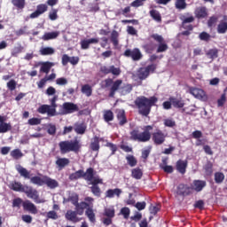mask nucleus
<instances>
[{
    "mask_svg": "<svg viewBox=\"0 0 227 227\" xmlns=\"http://www.w3.org/2000/svg\"><path fill=\"white\" fill-rule=\"evenodd\" d=\"M157 102H159V98L155 96L151 98L140 96L135 99L134 104L138 110V114H141V116L147 117L150 113H152V107H153Z\"/></svg>",
    "mask_w": 227,
    "mask_h": 227,
    "instance_id": "1",
    "label": "nucleus"
},
{
    "mask_svg": "<svg viewBox=\"0 0 227 227\" xmlns=\"http://www.w3.org/2000/svg\"><path fill=\"white\" fill-rule=\"evenodd\" d=\"M82 147V145H81V141L77 138L74 140H64L59 143V148L62 155H65V153H70V152L78 153L81 152Z\"/></svg>",
    "mask_w": 227,
    "mask_h": 227,
    "instance_id": "2",
    "label": "nucleus"
},
{
    "mask_svg": "<svg viewBox=\"0 0 227 227\" xmlns=\"http://www.w3.org/2000/svg\"><path fill=\"white\" fill-rule=\"evenodd\" d=\"M152 130H153V126L147 125L144 127V131L139 133L138 130L133 129L130 132V139L133 141H138L139 143H147L152 139Z\"/></svg>",
    "mask_w": 227,
    "mask_h": 227,
    "instance_id": "3",
    "label": "nucleus"
},
{
    "mask_svg": "<svg viewBox=\"0 0 227 227\" xmlns=\"http://www.w3.org/2000/svg\"><path fill=\"white\" fill-rule=\"evenodd\" d=\"M16 171L25 178L26 180H30L31 184H34V185H38L39 187H42L45 181V176H43V177H40L38 176H35L31 177V172L29 170H27L26 168L22 167L21 165H16Z\"/></svg>",
    "mask_w": 227,
    "mask_h": 227,
    "instance_id": "4",
    "label": "nucleus"
},
{
    "mask_svg": "<svg viewBox=\"0 0 227 227\" xmlns=\"http://www.w3.org/2000/svg\"><path fill=\"white\" fill-rule=\"evenodd\" d=\"M81 178H83L85 181L91 180L93 178V168L90 167L86 171L82 169L76 170L75 172L71 173L68 176L70 182H75L81 180Z\"/></svg>",
    "mask_w": 227,
    "mask_h": 227,
    "instance_id": "5",
    "label": "nucleus"
},
{
    "mask_svg": "<svg viewBox=\"0 0 227 227\" xmlns=\"http://www.w3.org/2000/svg\"><path fill=\"white\" fill-rule=\"evenodd\" d=\"M123 84V80L118 79L116 81H113L111 78H107L105 80V88H109V94L108 97L110 98H114L116 95V91L120 90V87Z\"/></svg>",
    "mask_w": 227,
    "mask_h": 227,
    "instance_id": "6",
    "label": "nucleus"
},
{
    "mask_svg": "<svg viewBox=\"0 0 227 227\" xmlns=\"http://www.w3.org/2000/svg\"><path fill=\"white\" fill-rule=\"evenodd\" d=\"M151 38H153L154 41L159 43L158 48L156 50V52L158 54L160 52H166V51H168V43H166V41L164 40V37H162V35H160L158 34H153L151 35Z\"/></svg>",
    "mask_w": 227,
    "mask_h": 227,
    "instance_id": "7",
    "label": "nucleus"
},
{
    "mask_svg": "<svg viewBox=\"0 0 227 227\" xmlns=\"http://www.w3.org/2000/svg\"><path fill=\"white\" fill-rule=\"evenodd\" d=\"M99 72L101 74H104L105 75H109V74H112L114 77H118L121 74V69L120 67H114V65L112 66H101L99 68Z\"/></svg>",
    "mask_w": 227,
    "mask_h": 227,
    "instance_id": "8",
    "label": "nucleus"
},
{
    "mask_svg": "<svg viewBox=\"0 0 227 227\" xmlns=\"http://www.w3.org/2000/svg\"><path fill=\"white\" fill-rule=\"evenodd\" d=\"M157 70V65L155 64H151L145 67H141L138 71V79L140 81H145L150 75V72L153 74Z\"/></svg>",
    "mask_w": 227,
    "mask_h": 227,
    "instance_id": "9",
    "label": "nucleus"
},
{
    "mask_svg": "<svg viewBox=\"0 0 227 227\" xmlns=\"http://www.w3.org/2000/svg\"><path fill=\"white\" fill-rule=\"evenodd\" d=\"M152 139L156 146H160V145L166 143V134L160 129H156V131L152 134Z\"/></svg>",
    "mask_w": 227,
    "mask_h": 227,
    "instance_id": "10",
    "label": "nucleus"
},
{
    "mask_svg": "<svg viewBox=\"0 0 227 227\" xmlns=\"http://www.w3.org/2000/svg\"><path fill=\"white\" fill-rule=\"evenodd\" d=\"M123 56L125 58H131L133 61H139L141 58H143V54H141V51L139 49L135 48L133 50L128 49L124 51Z\"/></svg>",
    "mask_w": 227,
    "mask_h": 227,
    "instance_id": "11",
    "label": "nucleus"
},
{
    "mask_svg": "<svg viewBox=\"0 0 227 227\" xmlns=\"http://www.w3.org/2000/svg\"><path fill=\"white\" fill-rule=\"evenodd\" d=\"M79 111V106L72 102H65L62 105V114H72Z\"/></svg>",
    "mask_w": 227,
    "mask_h": 227,
    "instance_id": "12",
    "label": "nucleus"
},
{
    "mask_svg": "<svg viewBox=\"0 0 227 227\" xmlns=\"http://www.w3.org/2000/svg\"><path fill=\"white\" fill-rule=\"evenodd\" d=\"M176 194L178 196H191L192 194V188L187 184H180L177 186Z\"/></svg>",
    "mask_w": 227,
    "mask_h": 227,
    "instance_id": "13",
    "label": "nucleus"
},
{
    "mask_svg": "<svg viewBox=\"0 0 227 227\" xmlns=\"http://www.w3.org/2000/svg\"><path fill=\"white\" fill-rule=\"evenodd\" d=\"M47 10H49V6H47V4H38L36 6L35 12L30 14V19H38V17H40V15H43V13L47 12Z\"/></svg>",
    "mask_w": 227,
    "mask_h": 227,
    "instance_id": "14",
    "label": "nucleus"
},
{
    "mask_svg": "<svg viewBox=\"0 0 227 227\" xmlns=\"http://www.w3.org/2000/svg\"><path fill=\"white\" fill-rule=\"evenodd\" d=\"M23 192L30 199L34 200V201H36L40 196L38 195V191L36 189H34L31 186L25 185V189L23 190Z\"/></svg>",
    "mask_w": 227,
    "mask_h": 227,
    "instance_id": "15",
    "label": "nucleus"
},
{
    "mask_svg": "<svg viewBox=\"0 0 227 227\" xmlns=\"http://www.w3.org/2000/svg\"><path fill=\"white\" fill-rule=\"evenodd\" d=\"M115 113L120 127H123V125H126L129 121L127 120V114H125V110L117 109Z\"/></svg>",
    "mask_w": 227,
    "mask_h": 227,
    "instance_id": "16",
    "label": "nucleus"
},
{
    "mask_svg": "<svg viewBox=\"0 0 227 227\" xmlns=\"http://www.w3.org/2000/svg\"><path fill=\"white\" fill-rule=\"evenodd\" d=\"M192 191L196 192H201L205 187H207V181L204 180H194L192 184Z\"/></svg>",
    "mask_w": 227,
    "mask_h": 227,
    "instance_id": "17",
    "label": "nucleus"
},
{
    "mask_svg": "<svg viewBox=\"0 0 227 227\" xmlns=\"http://www.w3.org/2000/svg\"><path fill=\"white\" fill-rule=\"evenodd\" d=\"M37 113L40 114H47L48 116H56L55 110L51 108L49 105H42L38 109Z\"/></svg>",
    "mask_w": 227,
    "mask_h": 227,
    "instance_id": "18",
    "label": "nucleus"
},
{
    "mask_svg": "<svg viewBox=\"0 0 227 227\" xmlns=\"http://www.w3.org/2000/svg\"><path fill=\"white\" fill-rule=\"evenodd\" d=\"M23 209L27 210V212H30V214H38V209L36 208V206L30 200H26L23 202Z\"/></svg>",
    "mask_w": 227,
    "mask_h": 227,
    "instance_id": "19",
    "label": "nucleus"
},
{
    "mask_svg": "<svg viewBox=\"0 0 227 227\" xmlns=\"http://www.w3.org/2000/svg\"><path fill=\"white\" fill-rule=\"evenodd\" d=\"M9 188L12 191H15V192H24V189H26V185L22 184V183L18 181H12L9 184Z\"/></svg>",
    "mask_w": 227,
    "mask_h": 227,
    "instance_id": "20",
    "label": "nucleus"
},
{
    "mask_svg": "<svg viewBox=\"0 0 227 227\" xmlns=\"http://www.w3.org/2000/svg\"><path fill=\"white\" fill-rule=\"evenodd\" d=\"M77 215H79V213H77V210L75 211L67 210V212L65 215V217L67 221H71L72 223H79L81 219H79Z\"/></svg>",
    "mask_w": 227,
    "mask_h": 227,
    "instance_id": "21",
    "label": "nucleus"
},
{
    "mask_svg": "<svg viewBox=\"0 0 227 227\" xmlns=\"http://www.w3.org/2000/svg\"><path fill=\"white\" fill-rule=\"evenodd\" d=\"M187 160H178L176 163V168L178 173H181V175H185V172L187 171Z\"/></svg>",
    "mask_w": 227,
    "mask_h": 227,
    "instance_id": "22",
    "label": "nucleus"
},
{
    "mask_svg": "<svg viewBox=\"0 0 227 227\" xmlns=\"http://www.w3.org/2000/svg\"><path fill=\"white\" fill-rule=\"evenodd\" d=\"M43 185H47L50 189H56V187H59V183H58L56 179L51 178L49 176H44Z\"/></svg>",
    "mask_w": 227,
    "mask_h": 227,
    "instance_id": "23",
    "label": "nucleus"
},
{
    "mask_svg": "<svg viewBox=\"0 0 227 227\" xmlns=\"http://www.w3.org/2000/svg\"><path fill=\"white\" fill-rule=\"evenodd\" d=\"M168 100L171 102L173 107H176V109H182V107L185 106L182 98L170 97Z\"/></svg>",
    "mask_w": 227,
    "mask_h": 227,
    "instance_id": "24",
    "label": "nucleus"
},
{
    "mask_svg": "<svg viewBox=\"0 0 227 227\" xmlns=\"http://www.w3.org/2000/svg\"><path fill=\"white\" fill-rule=\"evenodd\" d=\"M55 164L59 169H65L67 166L70 165V160L68 158H58Z\"/></svg>",
    "mask_w": 227,
    "mask_h": 227,
    "instance_id": "25",
    "label": "nucleus"
},
{
    "mask_svg": "<svg viewBox=\"0 0 227 227\" xmlns=\"http://www.w3.org/2000/svg\"><path fill=\"white\" fill-rule=\"evenodd\" d=\"M227 31V16H223V20H221L217 26V33L224 35Z\"/></svg>",
    "mask_w": 227,
    "mask_h": 227,
    "instance_id": "26",
    "label": "nucleus"
},
{
    "mask_svg": "<svg viewBox=\"0 0 227 227\" xmlns=\"http://www.w3.org/2000/svg\"><path fill=\"white\" fill-rule=\"evenodd\" d=\"M90 148L92 152L100 151V144H99L98 137L95 136L92 137L91 142L90 144Z\"/></svg>",
    "mask_w": 227,
    "mask_h": 227,
    "instance_id": "27",
    "label": "nucleus"
},
{
    "mask_svg": "<svg viewBox=\"0 0 227 227\" xmlns=\"http://www.w3.org/2000/svg\"><path fill=\"white\" fill-rule=\"evenodd\" d=\"M157 47V44L153 43V41H151L147 43H145L142 45V49H144L145 52L146 54H152L153 51H155V48Z\"/></svg>",
    "mask_w": 227,
    "mask_h": 227,
    "instance_id": "28",
    "label": "nucleus"
},
{
    "mask_svg": "<svg viewBox=\"0 0 227 227\" xmlns=\"http://www.w3.org/2000/svg\"><path fill=\"white\" fill-rule=\"evenodd\" d=\"M121 189L115 188V189H109L106 192V198H114V196H117V198H120L121 195Z\"/></svg>",
    "mask_w": 227,
    "mask_h": 227,
    "instance_id": "29",
    "label": "nucleus"
},
{
    "mask_svg": "<svg viewBox=\"0 0 227 227\" xmlns=\"http://www.w3.org/2000/svg\"><path fill=\"white\" fill-rule=\"evenodd\" d=\"M84 208H90V203L82 201L75 206V210L77 211L78 215H82V214H84Z\"/></svg>",
    "mask_w": 227,
    "mask_h": 227,
    "instance_id": "30",
    "label": "nucleus"
},
{
    "mask_svg": "<svg viewBox=\"0 0 227 227\" xmlns=\"http://www.w3.org/2000/svg\"><path fill=\"white\" fill-rule=\"evenodd\" d=\"M190 93L195 97V98H203V97H205V90L199 88H191Z\"/></svg>",
    "mask_w": 227,
    "mask_h": 227,
    "instance_id": "31",
    "label": "nucleus"
},
{
    "mask_svg": "<svg viewBox=\"0 0 227 227\" xmlns=\"http://www.w3.org/2000/svg\"><path fill=\"white\" fill-rule=\"evenodd\" d=\"M207 58L208 59H211V61H214V59H216V58H219V50L217 48L209 49L206 52Z\"/></svg>",
    "mask_w": 227,
    "mask_h": 227,
    "instance_id": "32",
    "label": "nucleus"
},
{
    "mask_svg": "<svg viewBox=\"0 0 227 227\" xmlns=\"http://www.w3.org/2000/svg\"><path fill=\"white\" fill-rule=\"evenodd\" d=\"M208 16V12H207V7H199L195 11V17L197 19H205Z\"/></svg>",
    "mask_w": 227,
    "mask_h": 227,
    "instance_id": "33",
    "label": "nucleus"
},
{
    "mask_svg": "<svg viewBox=\"0 0 227 227\" xmlns=\"http://www.w3.org/2000/svg\"><path fill=\"white\" fill-rule=\"evenodd\" d=\"M58 36H59V32L58 31L47 32L43 35L42 40H43L44 42H47L49 40H56Z\"/></svg>",
    "mask_w": 227,
    "mask_h": 227,
    "instance_id": "34",
    "label": "nucleus"
},
{
    "mask_svg": "<svg viewBox=\"0 0 227 227\" xmlns=\"http://www.w3.org/2000/svg\"><path fill=\"white\" fill-rule=\"evenodd\" d=\"M118 38H120V34L118 33V31L113 30L111 33L110 40L114 47H118L120 43V40Z\"/></svg>",
    "mask_w": 227,
    "mask_h": 227,
    "instance_id": "35",
    "label": "nucleus"
},
{
    "mask_svg": "<svg viewBox=\"0 0 227 227\" xmlns=\"http://www.w3.org/2000/svg\"><path fill=\"white\" fill-rule=\"evenodd\" d=\"M52 67H54V63L49 61L43 62L41 65L40 72H43V74H49Z\"/></svg>",
    "mask_w": 227,
    "mask_h": 227,
    "instance_id": "36",
    "label": "nucleus"
},
{
    "mask_svg": "<svg viewBox=\"0 0 227 227\" xmlns=\"http://www.w3.org/2000/svg\"><path fill=\"white\" fill-rule=\"evenodd\" d=\"M95 175H97V171H95V168H93V176L91 180H87L86 182H90L91 185H98V184H104V180L98 176H95Z\"/></svg>",
    "mask_w": 227,
    "mask_h": 227,
    "instance_id": "37",
    "label": "nucleus"
},
{
    "mask_svg": "<svg viewBox=\"0 0 227 227\" xmlns=\"http://www.w3.org/2000/svg\"><path fill=\"white\" fill-rule=\"evenodd\" d=\"M85 215H87L89 221L90 223H96L97 221V218L95 216V212L93 211V207H88L86 210H85Z\"/></svg>",
    "mask_w": 227,
    "mask_h": 227,
    "instance_id": "38",
    "label": "nucleus"
},
{
    "mask_svg": "<svg viewBox=\"0 0 227 227\" xmlns=\"http://www.w3.org/2000/svg\"><path fill=\"white\" fill-rule=\"evenodd\" d=\"M149 15L156 22H162V16H160V12H159V11L153 9L149 12Z\"/></svg>",
    "mask_w": 227,
    "mask_h": 227,
    "instance_id": "39",
    "label": "nucleus"
},
{
    "mask_svg": "<svg viewBox=\"0 0 227 227\" xmlns=\"http://www.w3.org/2000/svg\"><path fill=\"white\" fill-rule=\"evenodd\" d=\"M131 176L135 178V180H141V178H143V170L139 168H133L131 170Z\"/></svg>",
    "mask_w": 227,
    "mask_h": 227,
    "instance_id": "40",
    "label": "nucleus"
},
{
    "mask_svg": "<svg viewBox=\"0 0 227 227\" xmlns=\"http://www.w3.org/2000/svg\"><path fill=\"white\" fill-rule=\"evenodd\" d=\"M41 56H52L56 51L52 47H44L39 51Z\"/></svg>",
    "mask_w": 227,
    "mask_h": 227,
    "instance_id": "41",
    "label": "nucleus"
},
{
    "mask_svg": "<svg viewBox=\"0 0 227 227\" xmlns=\"http://www.w3.org/2000/svg\"><path fill=\"white\" fill-rule=\"evenodd\" d=\"M103 118L106 123H109V121L114 120V114L111 110H106L104 112Z\"/></svg>",
    "mask_w": 227,
    "mask_h": 227,
    "instance_id": "42",
    "label": "nucleus"
},
{
    "mask_svg": "<svg viewBox=\"0 0 227 227\" xmlns=\"http://www.w3.org/2000/svg\"><path fill=\"white\" fill-rule=\"evenodd\" d=\"M204 170L207 176H210L214 173V164L212 161H207L204 165Z\"/></svg>",
    "mask_w": 227,
    "mask_h": 227,
    "instance_id": "43",
    "label": "nucleus"
},
{
    "mask_svg": "<svg viewBox=\"0 0 227 227\" xmlns=\"http://www.w3.org/2000/svg\"><path fill=\"white\" fill-rule=\"evenodd\" d=\"M86 129H88V126L85 123L77 124L74 128V132L82 135L86 133Z\"/></svg>",
    "mask_w": 227,
    "mask_h": 227,
    "instance_id": "44",
    "label": "nucleus"
},
{
    "mask_svg": "<svg viewBox=\"0 0 227 227\" xmlns=\"http://www.w3.org/2000/svg\"><path fill=\"white\" fill-rule=\"evenodd\" d=\"M126 160L130 168L137 166V159H136V157L132 154L126 156Z\"/></svg>",
    "mask_w": 227,
    "mask_h": 227,
    "instance_id": "45",
    "label": "nucleus"
},
{
    "mask_svg": "<svg viewBox=\"0 0 227 227\" xmlns=\"http://www.w3.org/2000/svg\"><path fill=\"white\" fill-rule=\"evenodd\" d=\"M90 189V192H92L94 196H97V198H100V196H102V190L100 189V186L92 184Z\"/></svg>",
    "mask_w": 227,
    "mask_h": 227,
    "instance_id": "46",
    "label": "nucleus"
},
{
    "mask_svg": "<svg viewBox=\"0 0 227 227\" xmlns=\"http://www.w3.org/2000/svg\"><path fill=\"white\" fill-rule=\"evenodd\" d=\"M175 8L180 11L185 10L187 8V2L185 0H176Z\"/></svg>",
    "mask_w": 227,
    "mask_h": 227,
    "instance_id": "47",
    "label": "nucleus"
},
{
    "mask_svg": "<svg viewBox=\"0 0 227 227\" xmlns=\"http://www.w3.org/2000/svg\"><path fill=\"white\" fill-rule=\"evenodd\" d=\"M82 93L86 95V97H91L93 93V89H91V86H90V84H84L82 87Z\"/></svg>",
    "mask_w": 227,
    "mask_h": 227,
    "instance_id": "48",
    "label": "nucleus"
},
{
    "mask_svg": "<svg viewBox=\"0 0 227 227\" xmlns=\"http://www.w3.org/2000/svg\"><path fill=\"white\" fill-rule=\"evenodd\" d=\"M12 129V124L4 121L0 122V134H4Z\"/></svg>",
    "mask_w": 227,
    "mask_h": 227,
    "instance_id": "49",
    "label": "nucleus"
},
{
    "mask_svg": "<svg viewBox=\"0 0 227 227\" xmlns=\"http://www.w3.org/2000/svg\"><path fill=\"white\" fill-rule=\"evenodd\" d=\"M12 4L19 10H24L26 6V0H12Z\"/></svg>",
    "mask_w": 227,
    "mask_h": 227,
    "instance_id": "50",
    "label": "nucleus"
},
{
    "mask_svg": "<svg viewBox=\"0 0 227 227\" xmlns=\"http://www.w3.org/2000/svg\"><path fill=\"white\" fill-rule=\"evenodd\" d=\"M224 173L223 172H215V184H223L224 182Z\"/></svg>",
    "mask_w": 227,
    "mask_h": 227,
    "instance_id": "51",
    "label": "nucleus"
},
{
    "mask_svg": "<svg viewBox=\"0 0 227 227\" xmlns=\"http://www.w3.org/2000/svg\"><path fill=\"white\" fill-rule=\"evenodd\" d=\"M11 157L17 160L21 157H24V153H22V152L20 149H14L11 152Z\"/></svg>",
    "mask_w": 227,
    "mask_h": 227,
    "instance_id": "52",
    "label": "nucleus"
},
{
    "mask_svg": "<svg viewBox=\"0 0 227 227\" xmlns=\"http://www.w3.org/2000/svg\"><path fill=\"white\" fill-rule=\"evenodd\" d=\"M104 215H106V217H110L113 219V217H114V215H115L114 207L105 208Z\"/></svg>",
    "mask_w": 227,
    "mask_h": 227,
    "instance_id": "53",
    "label": "nucleus"
},
{
    "mask_svg": "<svg viewBox=\"0 0 227 227\" xmlns=\"http://www.w3.org/2000/svg\"><path fill=\"white\" fill-rule=\"evenodd\" d=\"M180 20H182V25L192 24V22L194 21V16L190 15V16H188L186 18H185V16H181Z\"/></svg>",
    "mask_w": 227,
    "mask_h": 227,
    "instance_id": "54",
    "label": "nucleus"
},
{
    "mask_svg": "<svg viewBox=\"0 0 227 227\" xmlns=\"http://www.w3.org/2000/svg\"><path fill=\"white\" fill-rule=\"evenodd\" d=\"M105 146H106L107 148H110L112 152L111 155H114V153H116V152L118 151V146L111 142H106Z\"/></svg>",
    "mask_w": 227,
    "mask_h": 227,
    "instance_id": "55",
    "label": "nucleus"
},
{
    "mask_svg": "<svg viewBox=\"0 0 227 227\" xmlns=\"http://www.w3.org/2000/svg\"><path fill=\"white\" fill-rule=\"evenodd\" d=\"M24 51V47L22 45H19L13 48L12 51V56L17 58V55L20 54Z\"/></svg>",
    "mask_w": 227,
    "mask_h": 227,
    "instance_id": "56",
    "label": "nucleus"
},
{
    "mask_svg": "<svg viewBox=\"0 0 227 227\" xmlns=\"http://www.w3.org/2000/svg\"><path fill=\"white\" fill-rule=\"evenodd\" d=\"M120 214L123 215L124 219H129V217H130V208L124 207L121 209Z\"/></svg>",
    "mask_w": 227,
    "mask_h": 227,
    "instance_id": "57",
    "label": "nucleus"
},
{
    "mask_svg": "<svg viewBox=\"0 0 227 227\" xmlns=\"http://www.w3.org/2000/svg\"><path fill=\"white\" fill-rule=\"evenodd\" d=\"M163 123H164L165 127H169V128L176 127V122L175 121V120H173L171 118L165 119L163 121Z\"/></svg>",
    "mask_w": 227,
    "mask_h": 227,
    "instance_id": "58",
    "label": "nucleus"
},
{
    "mask_svg": "<svg viewBox=\"0 0 227 227\" xmlns=\"http://www.w3.org/2000/svg\"><path fill=\"white\" fill-rule=\"evenodd\" d=\"M58 100V95H54L53 98L50 99V107L51 109L55 110V114H56V108L58 107V104H56V101Z\"/></svg>",
    "mask_w": 227,
    "mask_h": 227,
    "instance_id": "59",
    "label": "nucleus"
},
{
    "mask_svg": "<svg viewBox=\"0 0 227 227\" xmlns=\"http://www.w3.org/2000/svg\"><path fill=\"white\" fill-rule=\"evenodd\" d=\"M24 201L20 198H16L12 200L13 208H20V205H23Z\"/></svg>",
    "mask_w": 227,
    "mask_h": 227,
    "instance_id": "60",
    "label": "nucleus"
},
{
    "mask_svg": "<svg viewBox=\"0 0 227 227\" xmlns=\"http://www.w3.org/2000/svg\"><path fill=\"white\" fill-rule=\"evenodd\" d=\"M132 91V85L131 84H126L123 87H121V93L122 95H129Z\"/></svg>",
    "mask_w": 227,
    "mask_h": 227,
    "instance_id": "61",
    "label": "nucleus"
},
{
    "mask_svg": "<svg viewBox=\"0 0 227 227\" xmlns=\"http://www.w3.org/2000/svg\"><path fill=\"white\" fill-rule=\"evenodd\" d=\"M50 20H58V9H51L49 12Z\"/></svg>",
    "mask_w": 227,
    "mask_h": 227,
    "instance_id": "62",
    "label": "nucleus"
},
{
    "mask_svg": "<svg viewBox=\"0 0 227 227\" xmlns=\"http://www.w3.org/2000/svg\"><path fill=\"white\" fill-rule=\"evenodd\" d=\"M7 88L10 90V91H14L17 88V82L15 80H11L7 82Z\"/></svg>",
    "mask_w": 227,
    "mask_h": 227,
    "instance_id": "63",
    "label": "nucleus"
},
{
    "mask_svg": "<svg viewBox=\"0 0 227 227\" xmlns=\"http://www.w3.org/2000/svg\"><path fill=\"white\" fill-rule=\"evenodd\" d=\"M226 104V93L221 95V98L217 100L218 107H223Z\"/></svg>",
    "mask_w": 227,
    "mask_h": 227,
    "instance_id": "64",
    "label": "nucleus"
}]
</instances>
